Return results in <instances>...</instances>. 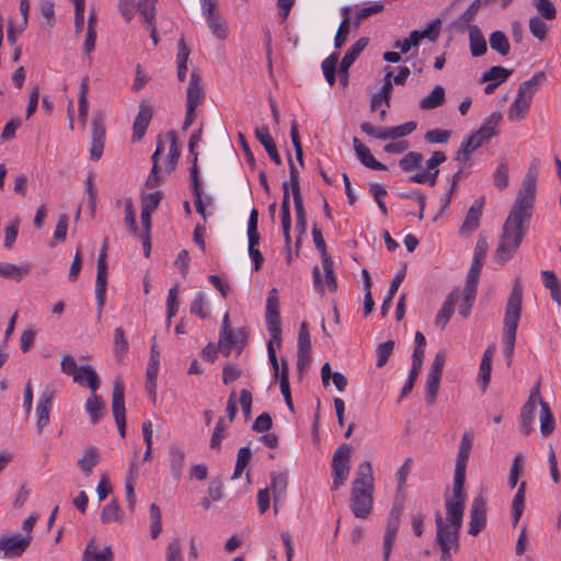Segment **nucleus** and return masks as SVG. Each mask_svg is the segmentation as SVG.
<instances>
[{"label": "nucleus", "instance_id": "obj_1", "mask_svg": "<svg viewBox=\"0 0 561 561\" xmlns=\"http://www.w3.org/2000/svg\"><path fill=\"white\" fill-rule=\"evenodd\" d=\"M535 198L536 174L529 171L504 222L501 241L495 250V257L500 264L507 262L519 247L524 237V222L531 218Z\"/></svg>", "mask_w": 561, "mask_h": 561}, {"label": "nucleus", "instance_id": "obj_2", "mask_svg": "<svg viewBox=\"0 0 561 561\" xmlns=\"http://www.w3.org/2000/svg\"><path fill=\"white\" fill-rule=\"evenodd\" d=\"M473 433L467 431L463 433L459 449L456 458L455 473H454V485H453V497L446 500V523L442 519V526L445 534L454 535L456 541V535L460 536V529L462 526L463 510L466 504V493L463 492V485L466 480L467 462L470 457Z\"/></svg>", "mask_w": 561, "mask_h": 561}, {"label": "nucleus", "instance_id": "obj_3", "mask_svg": "<svg viewBox=\"0 0 561 561\" xmlns=\"http://www.w3.org/2000/svg\"><path fill=\"white\" fill-rule=\"evenodd\" d=\"M374 474L368 460L360 462L351 491V511L357 518H366L373 507Z\"/></svg>", "mask_w": 561, "mask_h": 561}, {"label": "nucleus", "instance_id": "obj_4", "mask_svg": "<svg viewBox=\"0 0 561 561\" xmlns=\"http://www.w3.org/2000/svg\"><path fill=\"white\" fill-rule=\"evenodd\" d=\"M523 288L517 280L508 296L503 332V354L506 357L507 366H511L516 340L517 327L522 313Z\"/></svg>", "mask_w": 561, "mask_h": 561}, {"label": "nucleus", "instance_id": "obj_5", "mask_svg": "<svg viewBox=\"0 0 561 561\" xmlns=\"http://www.w3.org/2000/svg\"><path fill=\"white\" fill-rule=\"evenodd\" d=\"M249 340V331L245 327L237 330L230 328L228 313L225 314L219 330L218 351L221 355L228 357L232 348L240 354Z\"/></svg>", "mask_w": 561, "mask_h": 561}, {"label": "nucleus", "instance_id": "obj_6", "mask_svg": "<svg viewBox=\"0 0 561 561\" xmlns=\"http://www.w3.org/2000/svg\"><path fill=\"white\" fill-rule=\"evenodd\" d=\"M202 134H203V128L199 127L196 131H194L191 135V137L188 139L187 147H188V152L192 154V165L190 168V180H191V184H192L193 194L196 197V201H195L196 211L202 217L205 218L206 211H205L204 203L202 201V183H201L199 175H198V173H199L198 164H197L198 152L196 151V147L202 141Z\"/></svg>", "mask_w": 561, "mask_h": 561}, {"label": "nucleus", "instance_id": "obj_7", "mask_svg": "<svg viewBox=\"0 0 561 561\" xmlns=\"http://www.w3.org/2000/svg\"><path fill=\"white\" fill-rule=\"evenodd\" d=\"M352 447L347 444H342L336 448L332 457V486L331 490L335 491L342 486L348 478L351 470Z\"/></svg>", "mask_w": 561, "mask_h": 561}, {"label": "nucleus", "instance_id": "obj_8", "mask_svg": "<svg viewBox=\"0 0 561 561\" xmlns=\"http://www.w3.org/2000/svg\"><path fill=\"white\" fill-rule=\"evenodd\" d=\"M265 322L272 340L275 341L279 347L282 343L279 297L278 290L275 287L268 291L266 299Z\"/></svg>", "mask_w": 561, "mask_h": 561}, {"label": "nucleus", "instance_id": "obj_9", "mask_svg": "<svg viewBox=\"0 0 561 561\" xmlns=\"http://www.w3.org/2000/svg\"><path fill=\"white\" fill-rule=\"evenodd\" d=\"M107 242H108V238L105 237L103 240L102 248L100 250L98 264H96L95 298H96L99 317L101 316L103 307L105 305V294H106V285H107V263H106Z\"/></svg>", "mask_w": 561, "mask_h": 561}, {"label": "nucleus", "instance_id": "obj_10", "mask_svg": "<svg viewBox=\"0 0 561 561\" xmlns=\"http://www.w3.org/2000/svg\"><path fill=\"white\" fill-rule=\"evenodd\" d=\"M447 159L445 152L434 151L432 156L425 162V169L416 172L409 178L410 183L427 184L433 187L436 184L437 176L439 174L438 165L445 162Z\"/></svg>", "mask_w": 561, "mask_h": 561}, {"label": "nucleus", "instance_id": "obj_11", "mask_svg": "<svg viewBox=\"0 0 561 561\" xmlns=\"http://www.w3.org/2000/svg\"><path fill=\"white\" fill-rule=\"evenodd\" d=\"M125 387L121 377H116L113 385L112 412L116 422L121 437L126 436V415H125Z\"/></svg>", "mask_w": 561, "mask_h": 561}, {"label": "nucleus", "instance_id": "obj_12", "mask_svg": "<svg viewBox=\"0 0 561 561\" xmlns=\"http://www.w3.org/2000/svg\"><path fill=\"white\" fill-rule=\"evenodd\" d=\"M435 524H436V542L440 549V560L442 561H453L451 551L457 552L459 550V536L456 535V542L454 540V535L445 534V530L442 526V515L439 512L435 514Z\"/></svg>", "mask_w": 561, "mask_h": 561}, {"label": "nucleus", "instance_id": "obj_13", "mask_svg": "<svg viewBox=\"0 0 561 561\" xmlns=\"http://www.w3.org/2000/svg\"><path fill=\"white\" fill-rule=\"evenodd\" d=\"M31 541V536L22 537L21 535H10L0 537V551L3 553L2 558L13 559L21 557L30 547Z\"/></svg>", "mask_w": 561, "mask_h": 561}, {"label": "nucleus", "instance_id": "obj_14", "mask_svg": "<svg viewBox=\"0 0 561 561\" xmlns=\"http://www.w3.org/2000/svg\"><path fill=\"white\" fill-rule=\"evenodd\" d=\"M540 402V392L538 388L530 392V396L526 403L520 409L519 414V432L525 436H528L534 431L533 424L535 421L537 403Z\"/></svg>", "mask_w": 561, "mask_h": 561}, {"label": "nucleus", "instance_id": "obj_15", "mask_svg": "<svg viewBox=\"0 0 561 561\" xmlns=\"http://www.w3.org/2000/svg\"><path fill=\"white\" fill-rule=\"evenodd\" d=\"M502 118L503 116L500 112H493L489 117L485 118L480 128L468 137L471 141H473V145L477 147V149L484 142L489 141L492 137L497 135V126Z\"/></svg>", "mask_w": 561, "mask_h": 561}, {"label": "nucleus", "instance_id": "obj_16", "mask_svg": "<svg viewBox=\"0 0 561 561\" xmlns=\"http://www.w3.org/2000/svg\"><path fill=\"white\" fill-rule=\"evenodd\" d=\"M486 501L479 495L473 499L470 508L469 535L477 536L481 533L486 524Z\"/></svg>", "mask_w": 561, "mask_h": 561}, {"label": "nucleus", "instance_id": "obj_17", "mask_svg": "<svg viewBox=\"0 0 561 561\" xmlns=\"http://www.w3.org/2000/svg\"><path fill=\"white\" fill-rule=\"evenodd\" d=\"M368 44L367 37H360L356 41L351 48L343 56L342 61L340 64L339 75L340 82L343 87H346L348 83V69L351 66H354V61L359 56V54L365 49Z\"/></svg>", "mask_w": 561, "mask_h": 561}, {"label": "nucleus", "instance_id": "obj_18", "mask_svg": "<svg viewBox=\"0 0 561 561\" xmlns=\"http://www.w3.org/2000/svg\"><path fill=\"white\" fill-rule=\"evenodd\" d=\"M92 128V142L90 149V157L93 161H98L103 153L105 142V126L102 114L93 116L91 122Z\"/></svg>", "mask_w": 561, "mask_h": 561}, {"label": "nucleus", "instance_id": "obj_19", "mask_svg": "<svg viewBox=\"0 0 561 561\" xmlns=\"http://www.w3.org/2000/svg\"><path fill=\"white\" fill-rule=\"evenodd\" d=\"M55 397V390L50 387H46L43 392L41 393V397L38 399L37 405H36V415H37V432L41 434L43 430L48 425L49 423V415L53 408V400Z\"/></svg>", "mask_w": 561, "mask_h": 561}, {"label": "nucleus", "instance_id": "obj_20", "mask_svg": "<svg viewBox=\"0 0 561 561\" xmlns=\"http://www.w3.org/2000/svg\"><path fill=\"white\" fill-rule=\"evenodd\" d=\"M152 116V106L146 102H141L139 105V112L133 124V141H138L145 136Z\"/></svg>", "mask_w": 561, "mask_h": 561}, {"label": "nucleus", "instance_id": "obj_21", "mask_svg": "<svg viewBox=\"0 0 561 561\" xmlns=\"http://www.w3.org/2000/svg\"><path fill=\"white\" fill-rule=\"evenodd\" d=\"M204 98L205 91L202 77L197 70H193L186 91V106L197 107Z\"/></svg>", "mask_w": 561, "mask_h": 561}, {"label": "nucleus", "instance_id": "obj_22", "mask_svg": "<svg viewBox=\"0 0 561 561\" xmlns=\"http://www.w3.org/2000/svg\"><path fill=\"white\" fill-rule=\"evenodd\" d=\"M484 204L485 197L481 196L478 199H476L473 204L470 206L465 217V220L460 227V231L462 233L472 232L479 227Z\"/></svg>", "mask_w": 561, "mask_h": 561}, {"label": "nucleus", "instance_id": "obj_23", "mask_svg": "<svg viewBox=\"0 0 561 561\" xmlns=\"http://www.w3.org/2000/svg\"><path fill=\"white\" fill-rule=\"evenodd\" d=\"M186 453L183 447L179 445H171L169 448V466L172 477L179 481L184 470Z\"/></svg>", "mask_w": 561, "mask_h": 561}, {"label": "nucleus", "instance_id": "obj_24", "mask_svg": "<svg viewBox=\"0 0 561 561\" xmlns=\"http://www.w3.org/2000/svg\"><path fill=\"white\" fill-rule=\"evenodd\" d=\"M460 294L458 289H454L448 294L446 297L440 310L437 312L435 318V324L437 327H440L442 329H445L448 321L450 320L454 311H455V305L459 300Z\"/></svg>", "mask_w": 561, "mask_h": 561}, {"label": "nucleus", "instance_id": "obj_25", "mask_svg": "<svg viewBox=\"0 0 561 561\" xmlns=\"http://www.w3.org/2000/svg\"><path fill=\"white\" fill-rule=\"evenodd\" d=\"M254 135L256 139L261 142V145L264 147L270 158L277 165H279L282 163V159L277 151L276 144L270 134L268 127L265 125L256 127L254 130Z\"/></svg>", "mask_w": 561, "mask_h": 561}, {"label": "nucleus", "instance_id": "obj_26", "mask_svg": "<svg viewBox=\"0 0 561 561\" xmlns=\"http://www.w3.org/2000/svg\"><path fill=\"white\" fill-rule=\"evenodd\" d=\"M353 147L356 152L358 160L367 168L371 170H385L386 165L380 161H377L370 153L369 149L360 142L357 137L353 138Z\"/></svg>", "mask_w": 561, "mask_h": 561}, {"label": "nucleus", "instance_id": "obj_27", "mask_svg": "<svg viewBox=\"0 0 561 561\" xmlns=\"http://www.w3.org/2000/svg\"><path fill=\"white\" fill-rule=\"evenodd\" d=\"M547 81V75L545 71L536 72L529 80L524 81L519 84L517 93L519 96H526V99L533 100V96L538 89Z\"/></svg>", "mask_w": 561, "mask_h": 561}, {"label": "nucleus", "instance_id": "obj_28", "mask_svg": "<svg viewBox=\"0 0 561 561\" xmlns=\"http://www.w3.org/2000/svg\"><path fill=\"white\" fill-rule=\"evenodd\" d=\"M114 553L112 548L105 547L102 551H98L95 539L92 538L85 546L82 561H113Z\"/></svg>", "mask_w": 561, "mask_h": 561}, {"label": "nucleus", "instance_id": "obj_29", "mask_svg": "<svg viewBox=\"0 0 561 561\" xmlns=\"http://www.w3.org/2000/svg\"><path fill=\"white\" fill-rule=\"evenodd\" d=\"M469 44L473 57L483 56L486 53V41L478 25H469Z\"/></svg>", "mask_w": 561, "mask_h": 561}, {"label": "nucleus", "instance_id": "obj_30", "mask_svg": "<svg viewBox=\"0 0 561 561\" xmlns=\"http://www.w3.org/2000/svg\"><path fill=\"white\" fill-rule=\"evenodd\" d=\"M288 484L286 472H271V491L274 496V510L277 511V502L285 495Z\"/></svg>", "mask_w": 561, "mask_h": 561}, {"label": "nucleus", "instance_id": "obj_31", "mask_svg": "<svg viewBox=\"0 0 561 561\" xmlns=\"http://www.w3.org/2000/svg\"><path fill=\"white\" fill-rule=\"evenodd\" d=\"M105 402L101 396L92 393L85 401V410L92 424H96L103 417L105 412Z\"/></svg>", "mask_w": 561, "mask_h": 561}, {"label": "nucleus", "instance_id": "obj_32", "mask_svg": "<svg viewBox=\"0 0 561 561\" xmlns=\"http://www.w3.org/2000/svg\"><path fill=\"white\" fill-rule=\"evenodd\" d=\"M101 456L98 447H89L78 460V466L85 477L91 476L93 467L100 462Z\"/></svg>", "mask_w": 561, "mask_h": 561}, {"label": "nucleus", "instance_id": "obj_33", "mask_svg": "<svg viewBox=\"0 0 561 561\" xmlns=\"http://www.w3.org/2000/svg\"><path fill=\"white\" fill-rule=\"evenodd\" d=\"M540 432L547 437L551 435L556 427L554 416L549 404L540 397Z\"/></svg>", "mask_w": 561, "mask_h": 561}, {"label": "nucleus", "instance_id": "obj_34", "mask_svg": "<svg viewBox=\"0 0 561 561\" xmlns=\"http://www.w3.org/2000/svg\"><path fill=\"white\" fill-rule=\"evenodd\" d=\"M530 102L531 101L529 99H526V96H519V93H517L515 101L510 106L507 113L508 119L512 122L522 121L529 111Z\"/></svg>", "mask_w": 561, "mask_h": 561}, {"label": "nucleus", "instance_id": "obj_35", "mask_svg": "<svg viewBox=\"0 0 561 561\" xmlns=\"http://www.w3.org/2000/svg\"><path fill=\"white\" fill-rule=\"evenodd\" d=\"M31 272L28 264L14 265L11 263H0V275L5 278H11L20 282L24 276Z\"/></svg>", "mask_w": 561, "mask_h": 561}, {"label": "nucleus", "instance_id": "obj_36", "mask_svg": "<svg viewBox=\"0 0 561 561\" xmlns=\"http://www.w3.org/2000/svg\"><path fill=\"white\" fill-rule=\"evenodd\" d=\"M481 0H473L470 5L462 12L455 21V26L458 30H468V26L471 25V21H473L481 8Z\"/></svg>", "mask_w": 561, "mask_h": 561}, {"label": "nucleus", "instance_id": "obj_37", "mask_svg": "<svg viewBox=\"0 0 561 561\" xmlns=\"http://www.w3.org/2000/svg\"><path fill=\"white\" fill-rule=\"evenodd\" d=\"M267 352H268L270 362L273 366L274 375L278 376V374H280V380H289L288 362L285 358H282V366L279 367L276 352L273 346V341H270L267 343Z\"/></svg>", "mask_w": 561, "mask_h": 561}, {"label": "nucleus", "instance_id": "obj_38", "mask_svg": "<svg viewBox=\"0 0 561 561\" xmlns=\"http://www.w3.org/2000/svg\"><path fill=\"white\" fill-rule=\"evenodd\" d=\"M445 102V89L443 85H436L427 96H425L421 102L420 106L423 110H433Z\"/></svg>", "mask_w": 561, "mask_h": 561}, {"label": "nucleus", "instance_id": "obj_39", "mask_svg": "<svg viewBox=\"0 0 561 561\" xmlns=\"http://www.w3.org/2000/svg\"><path fill=\"white\" fill-rule=\"evenodd\" d=\"M525 493H526V482H522L518 486V490L513 499V502H512V519H513V525L515 526L522 515H523V512H524V507H525Z\"/></svg>", "mask_w": 561, "mask_h": 561}, {"label": "nucleus", "instance_id": "obj_40", "mask_svg": "<svg viewBox=\"0 0 561 561\" xmlns=\"http://www.w3.org/2000/svg\"><path fill=\"white\" fill-rule=\"evenodd\" d=\"M424 157L421 152L417 151H409L407 152L398 162L400 169L410 173L422 165Z\"/></svg>", "mask_w": 561, "mask_h": 561}, {"label": "nucleus", "instance_id": "obj_41", "mask_svg": "<svg viewBox=\"0 0 561 561\" xmlns=\"http://www.w3.org/2000/svg\"><path fill=\"white\" fill-rule=\"evenodd\" d=\"M283 188V199L280 204V224L283 231L290 230L291 227V217H290V197L288 194L287 183L284 182L282 185Z\"/></svg>", "mask_w": 561, "mask_h": 561}, {"label": "nucleus", "instance_id": "obj_42", "mask_svg": "<svg viewBox=\"0 0 561 561\" xmlns=\"http://www.w3.org/2000/svg\"><path fill=\"white\" fill-rule=\"evenodd\" d=\"M490 46L493 50L499 53L501 56H506L510 53V41L504 32L494 31L489 37Z\"/></svg>", "mask_w": 561, "mask_h": 561}, {"label": "nucleus", "instance_id": "obj_43", "mask_svg": "<svg viewBox=\"0 0 561 561\" xmlns=\"http://www.w3.org/2000/svg\"><path fill=\"white\" fill-rule=\"evenodd\" d=\"M477 289L473 287L465 286L461 291V301L458 307V312L462 318H467L472 309L477 296Z\"/></svg>", "mask_w": 561, "mask_h": 561}, {"label": "nucleus", "instance_id": "obj_44", "mask_svg": "<svg viewBox=\"0 0 561 561\" xmlns=\"http://www.w3.org/2000/svg\"><path fill=\"white\" fill-rule=\"evenodd\" d=\"M512 75V71L502 67V66H493L491 67L486 72H484L481 77V82H494L499 85L503 82H505L510 76Z\"/></svg>", "mask_w": 561, "mask_h": 561}, {"label": "nucleus", "instance_id": "obj_45", "mask_svg": "<svg viewBox=\"0 0 561 561\" xmlns=\"http://www.w3.org/2000/svg\"><path fill=\"white\" fill-rule=\"evenodd\" d=\"M60 370L67 376H72L73 382L82 385V376L80 375V367H78L76 359L71 355H65L60 362Z\"/></svg>", "mask_w": 561, "mask_h": 561}, {"label": "nucleus", "instance_id": "obj_46", "mask_svg": "<svg viewBox=\"0 0 561 561\" xmlns=\"http://www.w3.org/2000/svg\"><path fill=\"white\" fill-rule=\"evenodd\" d=\"M88 92H89V78L84 77L81 80V84H80V89H79V111H78L79 119L83 124H85L87 118H88V108H89V103H88V98H87Z\"/></svg>", "mask_w": 561, "mask_h": 561}, {"label": "nucleus", "instance_id": "obj_47", "mask_svg": "<svg viewBox=\"0 0 561 561\" xmlns=\"http://www.w3.org/2000/svg\"><path fill=\"white\" fill-rule=\"evenodd\" d=\"M252 459V451L249 446H243L238 450L237 461L233 474L231 477L232 480H236L241 477L244 469L248 467Z\"/></svg>", "mask_w": 561, "mask_h": 561}, {"label": "nucleus", "instance_id": "obj_48", "mask_svg": "<svg viewBox=\"0 0 561 561\" xmlns=\"http://www.w3.org/2000/svg\"><path fill=\"white\" fill-rule=\"evenodd\" d=\"M168 137L170 139V148H169V154H168L167 171L170 173V172L174 171V169L178 164L181 151L178 146L176 133L174 130H170L168 133Z\"/></svg>", "mask_w": 561, "mask_h": 561}, {"label": "nucleus", "instance_id": "obj_49", "mask_svg": "<svg viewBox=\"0 0 561 561\" xmlns=\"http://www.w3.org/2000/svg\"><path fill=\"white\" fill-rule=\"evenodd\" d=\"M440 375L428 373L426 377V393H425V400L428 405H432L437 398L439 383H440Z\"/></svg>", "mask_w": 561, "mask_h": 561}, {"label": "nucleus", "instance_id": "obj_50", "mask_svg": "<svg viewBox=\"0 0 561 561\" xmlns=\"http://www.w3.org/2000/svg\"><path fill=\"white\" fill-rule=\"evenodd\" d=\"M206 22L218 39H225L228 36V27L218 13L206 16Z\"/></svg>", "mask_w": 561, "mask_h": 561}, {"label": "nucleus", "instance_id": "obj_51", "mask_svg": "<svg viewBox=\"0 0 561 561\" xmlns=\"http://www.w3.org/2000/svg\"><path fill=\"white\" fill-rule=\"evenodd\" d=\"M493 184L500 191L508 186V167L505 159L501 160L493 173Z\"/></svg>", "mask_w": 561, "mask_h": 561}, {"label": "nucleus", "instance_id": "obj_52", "mask_svg": "<svg viewBox=\"0 0 561 561\" xmlns=\"http://www.w3.org/2000/svg\"><path fill=\"white\" fill-rule=\"evenodd\" d=\"M337 58V54L333 53L329 57H327L321 65L324 78L330 85H333L335 83Z\"/></svg>", "mask_w": 561, "mask_h": 561}, {"label": "nucleus", "instance_id": "obj_53", "mask_svg": "<svg viewBox=\"0 0 561 561\" xmlns=\"http://www.w3.org/2000/svg\"><path fill=\"white\" fill-rule=\"evenodd\" d=\"M156 3L157 0H139L137 3V9L147 24H152L156 20Z\"/></svg>", "mask_w": 561, "mask_h": 561}, {"label": "nucleus", "instance_id": "obj_54", "mask_svg": "<svg viewBox=\"0 0 561 561\" xmlns=\"http://www.w3.org/2000/svg\"><path fill=\"white\" fill-rule=\"evenodd\" d=\"M190 311L191 313L198 316L201 319L208 318L209 310L207 309L206 296L204 293L199 291L196 294L191 304Z\"/></svg>", "mask_w": 561, "mask_h": 561}, {"label": "nucleus", "instance_id": "obj_55", "mask_svg": "<svg viewBox=\"0 0 561 561\" xmlns=\"http://www.w3.org/2000/svg\"><path fill=\"white\" fill-rule=\"evenodd\" d=\"M80 375L82 376L81 386H84L83 380L85 379L88 388L91 390L92 393H95L96 390L100 388L101 382L94 369L91 366H82L80 367Z\"/></svg>", "mask_w": 561, "mask_h": 561}, {"label": "nucleus", "instance_id": "obj_56", "mask_svg": "<svg viewBox=\"0 0 561 561\" xmlns=\"http://www.w3.org/2000/svg\"><path fill=\"white\" fill-rule=\"evenodd\" d=\"M121 507L117 501L114 499L106 504L101 512V523L108 524L119 519Z\"/></svg>", "mask_w": 561, "mask_h": 561}, {"label": "nucleus", "instance_id": "obj_57", "mask_svg": "<svg viewBox=\"0 0 561 561\" xmlns=\"http://www.w3.org/2000/svg\"><path fill=\"white\" fill-rule=\"evenodd\" d=\"M416 129V122L409 121L401 125L388 127V139H397L412 134Z\"/></svg>", "mask_w": 561, "mask_h": 561}, {"label": "nucleus", "instance_id": "obj_58", "mask_svg": "<svg viewBox=\"0 0 561 561\" xmlns=\"http://www.w3.org/2000/svg\"><path fill=\"white\" fill-rule=\"evenodd\" d=\"M483 266V260L473 257L469 273L467 275L466 284L467 287L478 288L480 273Z\"/></svg>", "mask_w": 561, "mask_h": 561}, {"label": "nucleus", "instance_id": "obj_59", "mask_svg": "<svg viewBox=\"0 0 561 561\" xmlns=\"http://www.w3.org/2000/svg\"><path fill=\"white\" fill-rule=\"evenodd\" d=\"M159 367L153 364H148L146 370V389L152 397V400L156 401V389H157V377H158Z\"/></svg>", "mask_w": 561, "mask_h": 561}, {"label": "nucleus", "instance_id": "obj_60", "mask_svg": "<svg viewBox=\"0 0 561 561\" xmlns=\"http://www.w3.org/2000/svg\"><path fill=\"white\" fill-rule=\"evenodd\" d=\"M450 135V130L434 128L425 133L424 140L428 144H445L449 140Z\"/></svg>", "mask_w": 561, "mask_h": 561}, {"label": "nucleus", "instance_id": "obj_61", "mask_svg": "<svg viewBox=\"0 0 561 561\" xmlns=\"http://www.w3.org/2000/svg\"><path fill=\"white\" fill-rule=\"evenodd\" d=\"M124 210H125V224L129 230L130 233H133L134 236H136L138 233V227H137V224H136V215H135V211H134V205H133V201L131 198H127L125 199V205H124Z\"/></svg>", "mask_w": 561, "mask_h": 561}, {"label": "nucleus", "instance_id": "obj_62", "mask_svg": "<svg viewBox=\"0 0 561 561\" xmlns=\"http://www.w3.org/2000/svg\"><path fill=\"white\" fill-rule=\"evenodd\" d=\"M163 197L161 191L146 194L141 197V209L153 213L158 207Z\"/></svg>", "mask_w": 561, "mask_h": 561}, {"label": "nucleus", "instance_id": "obj_63", "mask_svg": "<svg viewBox=\"0 0 561 561\" xmlns=\"http://www.w3.org/2000/svg\"><path fill=\"white\" fill-rule=\"evenodd\" d=\"M477 150V147L473 145V141H471L469 138L462 141L460 147L458 148L455 160L458 162L467 163L471 154Z\"/></svg>", "mask_w": 561, "mask_h": 561}, {"label": "nucleus", "instance_id": "obj_64", "mask_svg": "<svg viewBox=\"0 0 561 561\" xmlns=\"http://www.w3.org/2000/svg\"><path fill=\"white\" fill-rule=\"evenodd\" d=\"M165 561H183L181 539L174 538L168 543Z\"/></svg>", "mask_w": 561, "mask_h": 561}]
</instances>
